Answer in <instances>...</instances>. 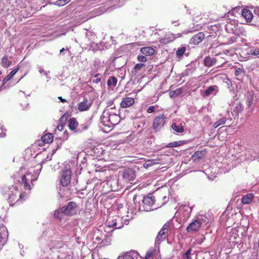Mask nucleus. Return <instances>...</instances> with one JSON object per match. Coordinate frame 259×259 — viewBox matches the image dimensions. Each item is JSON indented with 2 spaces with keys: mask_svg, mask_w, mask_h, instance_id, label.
<instances>
[{
  "mask_svg": "<svg viewBox=\"0 0 259 259\" xmlns=\"http://www.w3.org/2000/svg\"><path fill=\"white\" fill-rule=\"evenodd\" d=\"M139 198H142L141 202H139V211H150L155 209L153 208L154 200L152 197L140 195Z\"/></svg>",
  "mask_w": 259,
  "mask_h": 259,
  "instance_id": "1",
  "label": "nucleus"
},
{
  "mask_svg": "<svg viewBox=\"0 0 259 259\" xmlns=\"http://www.w3.org/2000/svg\"><path fill=\"white\" fill-rule=\"evenodd\" d=\"M206 220V218L202 216L198 218L188 226L186 228L187 232L189 233H193L198 231L203 225L207 224Z\"/></svg>",
  "mask_w": 259,
  "mask_h": 259,
  "instance_id": "2",
  "label": "nucleus"
},
{
  "mask_svg": "<svg viewBox=\"0 0 259 259\" xmlns=\"http://www.w3.org/2000/svg\"><path fill=\"white\" fill-rule=\"evenodd\" d=\"M3 194H6V192L8 191V200L10 205L14 204L17 199V196L18 194V190L17 188L13 187L9 188L8 187H4L1 189Z\"/></svg>",
  "mask_w": 259,
  "mask_h": 259,
  "instance_id": "3",
  "label": "nucleus"
},
{
  "mask_svg": "<svg viewBox=\"0 0 259 259\" xmlns=\"http://www.w3.org/2000/svg\"><path fill=\"white\" fill-rule=\"evenodd\" d=\"M166 122L165 115L163 113L160 114L153 119V128L155 132L159 131L164 125Z\"/></svg>",
  "mask_w": 259,
  "mask_h": 259,
  "instance_id": "4",
  "label": "nucleus"
},
{
  "mask_svg": "<svg viewBox=\"0 0 259 259\" xmlns=\"http://www.w3.org/2000/svg\"><path fill=\"white\" fill-rule=\"evenodd\" d=\"M63 210L65 215L71 216L76 213L77 204L74 202H69L66 205L63 206Z\"/></svg>",
  "mask_w": 259,
  "mask_h": 259,
  "instance_id": "5",
  "label": "nucleus"
},
{
  "mask_svg": "<svg viewBox=\"0 0 259 259\" xmlns=\"http://www.w3.org/2000/svg\"><path fill=\"white\" fill-rule=\"evenodd\" d=\"M37 178L35 176H34L30 172H26L25 175H24L22 177V181L24 184V187L25 189H28L30 190L31 189L30 183H32L34 181L36 180Z\"/></svg>",
  "mask_w": 259,
  "mask_h": 259,
  "instance_id": "6",
  "label": "nucleus"
},
{
  "mask_svg": "<svg viewBox=\"0 0 259 259\" xmlns=\"http://www.w3.org/2000/svg\"><path fill=\"white\" fill-rule=\"evenodd\" d=\"M72 172L70 169H65L62 171L60 184L62 186H67L71 181Z\"/></svg>",
  "mask_w": 259,
  "mask_h": 259,
  "instance_id": "7",
  "label": "nucleus"
},
{
  "mask_svg": "<svg viewBox=\"0 0 259 259\" xmlns=\"http://www.w3.org/2000/svg\"><path fill=\"white\" fill-rule=\"evenodd\" d=\"M219 92V88L215 85H213L208 87L205 90L201 91V95L203 98H207L210 96L215 95Z\"/></svg>",
  "mask_w": 259,
  "mask_h": 259,
  "instance_id": "8",
  "label": "nucleus"
},
{
  "mask_svg": "<svg viewBox=\"0 0 259 259\" xmlns=\"http://www.w3.org/2000/svg\"><path fill=\"white\" fill-rule=\"evenodd\" d=\"M185 123L183 121H177L173 122L171 125V127L175 133L182 134L185 131Z\"/></svg>",
  "mask_w": 259,
  "mask_h": 259,
  "instance_id": "9",
  "label": "nucleus"
},
{
  "mask_svg": "<svg viewBox=\"0 0 259 259\" xmlns=\"http://www.w3.org/2000/svg\"><path fill=\"white\" fill-rule=\"evenodd\" d=\"M118 179L116 176L110 177L106 180V184L113 191H115L118 189Z\"/></svg>",
  "mask_w": 259,
  "mask_h": 259,
  "instance_id": "10",
  "label": "nucleus"
},
{
  "mask_svg": "<svg viewBox=\"0 0 259 259\" xmlns=\"http://www.w3.org/2000/svg\"><path fill=\"white\" fill-rule=\"evenodd\" d=\"M205 35L203 32H199L195 34L190 40L189 43L191 45H198L204 38Z\"/></svg>",
  "mask_w": 259,
  "mask_h": 259,
  "instance_id": "11",
  "label": "nucleus"
},
{
  "mask_svg": "<svg viewBox=\"0 0 259 259\" xmlns=\"http://www.w3.org/2000/svg\"><path fill=\"white\" fill-rule=\"evenodd\" d=\"M123 178L127 182L134 180L136 178L135 170L131 168H127L123 172Z\"/></svg>",
  "mask_w": 259,
  "mask_h": 259,
  "instance_id": "12",
  "label": "nucleus"
},
{
  "mask_svg": "<svg viewBox=\"0 0 259 259\" xmlns=\"http://www.w3.org/2000/svg\"><path fill=\"white\" fill-rule=\"evenodd\" d=\"M6 236H8V232L6 227L2 225V226H0V250L2 248L6 242L4 240V238Z\"/></svg>",
  "mask_w": 259,
  "mask_h": 259,
  "instance_id": "13",
  "label": "nucleus"
},
{
  "mask_svg": "<svg viewBox=\"0 0 259 259\" xmlns=\"http://www.w3.org/2000/svg\"><path fill=\"white\" fill-rule=\"evenodd\" d=\"M92 103L91 101L88 100L87 98H84L83 101L78 104V109L80 111H83L87 110L91 106Z\"/></svg>",
  "mask_w": 259,
  "mask_h": 259,
  "instance_id": "14",
  "label": "nucleus"
},
{
  "mask_svg": "<svg viewBox=\"0 0 259 259\" xmlns=\"http://www.w3.org/2000/svg\"><path fill=\"white\" fill-rule=\"evenodd\" d=\"M243 109L244 106L243 104L240 102H237L232 109V115L235 118V117L238 116L239 114L241 113L243 111Z\"/></svg>",
  "mask_w": 259,
  "mask_h": 259,
  "instance_id": "15",
  "label": "nucleus"
},
{
  "mask_svg": "<svg viewBox=\"0 0 259 259\" xmlns=\"http://www.w3.org/2000/svg\"><path fill=\"white\" fill-rule=\"evenodd\" d=\"M241 14L247 22H251L254 17L252 12L247 8L243 9Z\"/></svg>",
  "mask_w": 259,
  "mask_h": 259,
  "instance_id": "16",
  "label": "nucleus"
},
{
  "mask_svg": "<svg viewBox=\"0 0 259 259\" xmlns=\"http://www.w3.org/2000/svg\"><path fill=\"white\" fill-rule=\"evenodd\" d=\"M233 33L236 36H246V31L244 29V28L241 26H235L234 28H232Z\"/></svg>",
  "mask_w": 259,
  "mask_h": 259,
  "instance_id": "17",
  "label": "nucleus"
},
{
  "mask_svg": "<svg viewBox=\"0 0 259 259\" xmlns=\"http://www.w3.org/2000/svg\"><path fill=\"white\" fill-rule=\"evenodd\" d=\"M135 103V100L133 98L125 97L123 98L120 103L122 108H127L133 105Z\"/></svg>",
  "mask_w": 259,
  "mask_h": 259,
  "instance_id": "18",
  "label": "nucleus"
},
{
  "mask_svg": "<svg viewBox=\"0 0 259 259\" xmlns=\"http://www.w3.org/2000/svg\"><path fill=\"white\" fill-rule=\"evenodd\" d=\"M97 39L96 34L92 31L87 30L85 32V41L89 44L94 42Z\"/></svg>",
  "mask_w": 259,
  "mask_h": 259,
  "instance_id": "19",
  "label": "nucleus"
},
{
  "mask_svg": "<svg viewBox=\"0 0 259 259\" xmlns=\"http://www.w3.org/2000/svg\"><path fill=\"white\" fill-rule=\"evenodd\" d=\"M167 232L161 229L157 235L155 243L159 245L162 241L166 238Z\"/></svg>",
  "mask_w": 259,
  "mask_h": 259,
  "instance_id": "20",
  "label": "nucleus"
},
{
  "mask_svg": "<svg viewBox=\"0 0 259 259\" xmlns=\"http://www.w3.org/2000/svg\"><path fill=\"white\" fill-rule=\"evenodd\" d=\"M176 39V37L174 34L168 33L165 35L160 39L159 41L161 44H168Z\"/></svg>",
  "mask_w": 259,
  "mask_h": 259,
  "instance_id": "21",
  "label": "nucleus"
},
{
  "mask_svg": "<svg viewBox=\"0 0 259 259\" xmlns=\"http://www.w3.org/2000/svg\"><path fill=\"white\" fill-rule=\"evenodd\" d=\"M104 49V45L103 42L99 44L95 43L94 41L90 44L89 50L93 52H97L98 51H102Z\"/></svg>",
  "mask_w": 259,
  "mask_h": 259,
  "instance_id": "22",
  "label": "nucleus"
},
{
  "mask_svg": "<svg viewBox=\"0 0 259 259\" xmlns=\"http://www.w3.org/2000/svg\"><path fill=\"white\" fill-rule=\"evenodd\" d=\"M186 51V46L185 45H181V46L178 48V50L176 51L177 57L179 59H182L184 55L188 56V53H185Z\"/></svg>",
  "mask_w": 259,
  "mask_h": 259,
  "instance_id": "23",
  "label": "nucleus"
},
{
  "mask_svg": "<svg viewBox=\"0 0 259 259\" xmlns=\"http://www.w3.org/2000/svg\"><path fill=\"white\" fill-rule=\"evenodd\" d=\"M217 62V59L209 56L206 57L203 60L205 66L210 67L214 65Z\"/></svg>",
  "mask_w": 259,
  "mask_h": 259,
  "instance_id": "24",
  "label": "nucleus"
},
{
  "mask_svg": "<svg viewBox=\"0 0 259 259\" xmlns=\"http://www.w3.org/2000/svg\"><path fill=\"white\" fill-rule=\"evenodd\" d=\"M239 238L238 234L236 233V230H233L231 232V236L229 238V240L230 243H232L233 245H235L239 243Z\"/></svg>",
  "mask_w": 259,
  "mask_h": 259,
  "instance_id": "25",
  "label": "nucleus"
},
{
  "mask_svg": "<svg viewBox=\"0 0 259 259\" xmlns=\"http://www.w3.org/2000/svg\"><path fill=\"white\" fill-rule=\"evenodd\" d=\"M109 119L108 121L109 122V124L112 126L113 125H116L118 123L119 116L117 114H111L110 113Z\"/></svg>",
  "mask_w": 259,
  "mask_h": 259,
  "instance_id": "26",
  "label": "nucleus"
},
{
  "mask_svg": "<svg viewBox=\"0 0 259 259\" xmlns=\"http://www.w3.org/2000/svg\"><path fill=\"white\" fill-rule=\"evenodd\" d=\"M140 52L146 56H150L155 53V50L150 47H143L141 49Z\"/></svg>",
  "mask_w": 259,
  "mask_h": 259,
  "instance_id": "27",
  "label": "nucleus"
},
{
  "mask_svg": "<svg viewBox=\"0 0 259 259\" xmlns=\"http://www.w3.org/2000/svg\"><path fill=\"white\" fill-rule=\"evenodd\" d=\"M205 154L204 151H197L195 152L192 156V159L194 161H198L203 158Z\"/></svg>",
  "mask_w": 259,
  "mask_h": 259,
  "instance_id": "28",
  "label": "nucleus"
},
{
  "mask_svg": "<svg viewBox=\"0 0 259 259\" xmlns=\"http://www.w3.org/2000/svg\"><path fill=\"white\" fill-rule=\"evenodd\" d=\"M254 198L253 193H248L243 196L242 198V202L243 204H247L250 203Z\"/></svg>",
  "mask_w": 259,
  "mask_h": 259,
  "instance_id": "29",
  "label": "nucleus"
},
{
  "mask_svg": "<svg viewBox=\"0 0 259 259\" xmlns=\"http://www.w3.org/2000/svg\"><path fill=\"white\" fill-rule=\"evenodd\" d=\"M63 207H60L58 209H57L54 213V217L55 218L57 219L58 220H62L63 218V217L65 215V213H64V210H63Z\"/></svg>",
  "mask_w": 259,
  "mask_h": 259,
  "instance_id": "30",
  "label": "nucleus"
},
{
  "mask_svg": "<svg viewBox=\"0 0 259 259\" xmlns=\"http://www.w3.org/2000/svg\"><path fill=\"white\" fill-rule=\"evenodd\" d=\"M246 104L247 106H250L254 101V94L253 92H248L247 93Z\"/></svg>",
  "mask_w": 259,
  "mask_h": 259,
  "instance_id": "31",
  "label": "nucleus"
},
{
  "mask_svg": "<svg viewBox=\"0 0 259 259\" xmlns=\"http://www.w3.org/2000/svg\"><path fill=\"white\" fill-rule=\"evenodd\" d=\"M19 67H17L15 69H14L8 75L7 77H5L3 80V84L4 85L7 83V82L11 79L14 75L19 70Z\"/></svg>",
  "mask_w": 259,
  "mask_h": 259,
  "instance_id": "32",
  "label": "nucleus"
},
{
  "mask_svg": "<svg viewBox=\"0 0 259 259\" xmlns=\"http://www.w3.org/2000/svg\"><path fill=\"white\" fill-rule=\"evenodd\" d=\"M106 224L109 228L115 227V229H119L121 226H117V219H109L107 220Z\"/></svg>",
  "mask_w": 259,
  "mask_h": 259,
  "instance_id": "33",
  "label": "nucleus"
},
{
  "mask_svg": "<svg viewBox=\"0 0 259 259\" xmlns=\"http://www.w3.org/2000/svg\"><path fill=\"white\" fill-rule=\"evenodd\" d=\"M111 235L110 236H105V237L103 239V240L98 244V245L100 247H104L110 244L111 240L110 238Z\"/></svg>",
  "mask_w": 259,
  "mask_h": 259,
  "instance_id": "34",
  "label": "nucleus"
},
{
  "mask_svg": "<svg viewBox=\"0 0 259 259\" xmlns=\"http://www.w3.org/2000/svg\"><path fill=\"white\" fill-rule=\"evenodd\" d=\"M54 136L52 134H47L41 137L42 141L45 143H50L53 142Z\"/></svg>",
  "mask_w": 259,
  "mask_h": 259,
  "instance_id": "35",
  "label": "nucleus"
},
{
  "mask_svg": "<svg viewBox=\"0 0 259 259\" xmlns=\"http://www.w3.org/2000/svg\"><path fill=\"white\" fill-rule=\"evenodd\" d=\"M78 124L74 118H71L68 120V126L71 131L74 130L78 126Z\"/></svg>",
  "mask_w": 259,
  "mask_h": 259,
  "instance_id": "36",
  "label": "nucleus"
},
{
  "mask_svg": "<svg viewBox=\"0 0 259 259\" xmlns=\"http://www.w3.org/2000/svg\"><path fill=\"white\" fill-rule=\"evenodd\" d=\"M110 113L109 112H106L104 111L103 113V114L101 116L102 122L103 124L105 125H107L108 126H111V125L109 124V122L108 121V119H109Z\"/></svg>",
  "mask_w": 259,
  "mask_h": 259,
  "instance_id": "37",
  "label": "nucleus"
},
{
  "mask_svg": "<svg viewBox=\"0 0 259 259\" xmlns=\"http://www.w3.org/2000/svg\"><path fill=\"white\" fill-rule=\"evenodd\" d=\"M1 64L3 67L8 68L11 66L12 62L8 60L7 55H5L2 59Z\"/></svg>",
  "mask_w": 259,
  "mask_h": 259,
  "instance_id": "38",
  "label": "nucleus"
},
{
  "mask_svg": "<svg viewBox=\"0 0 259 259\" xmlns=\"http://www.w3.org/2000/svg\"><path fill=\"white\" fill-rule=\"evenodd\" d=\"M247 54L252 55H259V48L253 46L250 47L247 49Z\"/></svg>",
  "mask_w": 259,
  "mask_h": 259,
  "instance_id": "39",
  "label": "nucleus"
},
{
  "mask_svg": "<svg viewBox=\"0 0 259 259\" xmlns=\"http://www.w3.org/2000/svg\"><path fill=\"white\" fill-rule=\"evenodd\" d=\"M226 117H224L223 118H221L213 123L212 127L214 128H217L220 125L224 124L226 123Z\"/></svg>",
  "mask_w": 259,
  "mask_h": 259,
  "instance_id": "40",
  "label": "nucleus"
},
{
  "mask_svg": "<svg viewBox=\"0 0 259 259\" xmlns=\"http://www.w3.org/2000/svg\"><path fill=\"white\" fill-rule=\"evenodd\" d=\"M117 82V79L116 77L114 76H111L109 77L107 81V85L109 87H114L116 86Z\"/></svg>",
  "mask_w": 259,
  "mask_h": 259,
  "instance_id": "41",
  "label": "nucleus"
},
{
  "mask_svg": "<svg viewBox=\"0 0 259 259\" xmlns=\"http://www.w3.org/2000/svg\"><path fill=\"white\" fill-rule=\"evenodd\" d=\"M145 64L143 63H138L137 64L133 69V72L135 73V74L139 73L140 71L142 68L145 67Z\"/></svg>",
  "mask_w": 259,
  "mask_h": 259,
  "instance_id": "42",
  "label": "nucleus"
},
{
  "mask_svg": "<svg viewBox=\"0 0 259 259\" xmlns=\"http://www.w3.org/2000/svg\"><path fill=\"white\" fill-rule=\"evenodd\" d=\"M192 249L189 248L183 255V259H192L193 254L191 253Z\"/></svg>",
  "mask_w": 259,
  "mask_h": 259,
  "instance_id": "43",
  "label": "nucleus"
},
{
  "mask_svg": "<svg viewBox=\"0 0 259 259\" xmlns=\"http://www.w3.org/2000/svg\"><path fill=\"white\" fill-rule=\"evenodd\" d=\"M182 209H184L186 211V213L185 215L186 216L189 217L192 208L188 205H185L180 208V211H181Z\"/></svg>",
  "mask_w": 259,
  "mask_h": 259,
  "instance_id": "44",
  "label": "nucleus"
},
{
  "mask_svg": "<svg viewBox=\"0 0 259 259\" xmlns=\"http://www.w3.org/2000/svg\"><path fill=\"white\" fill-rule=\"evenodd\" d=\"M240 9V7H236L233 8L231 11H230L228 13L227 17H229V15H231L233 16H235L237 13H238L239 10Z\"/></svg>",
  "mask_w": 259,
  "mask_h": 259,
  "instance_id": "45",
  "label": "nucleus"
},
{
  "mask_svg": "<svg viewBox=\"0 0 259 259\" xmlns=\"http://www.w3.org/2000/svg\"><path fill=\"white\" fill-rule=\"evenodd\" d=\"M155 253V249H150L147 252L145 258V259H148L150 257H153L154 256Z\"/></svg>",
  "mask_w": 259,
  "mask_h": 259,
  "instance_id": "46",
  "label": "nucleus"
},
{
  "mask_svg": "<svg viewBox=\"0 0 259 259\" xmlns=\"http://www.w3.org/2000/svg\"><path fill=\"white\" fill-rule=\"evenodd\" d=\"M70 0H58L54 4L58 6H63L68 4Z\"/></svg>",
  "mask_w": 259,
  "mask_h": 259,
  "instance_id": "47",
  "label": "nucleus"
},
{
  "mask_svg": "<svg viewBox=\"0 0 259 259\" xmlns=\"http://www.w3.org/2000/svg\"><path fill=\"white\" fill-rule=\"evenodd\" d=\"M252 21L253 23L251 24V25L259 27V15L256 16H254Z\"/></svg>",
  "mask_w": 259,
  "mask_h": 259,
  "instance_id": "48",
  "label": "nucleus"
},
{
  "mask_svg": "<svg viewBox=\"0 0 259 259\" xmlns=\"http://www.w3.org/2000/svg\"><path fill=\"white\" fill-rule=\"evenodd\" d=\"M244 73V70L242 67L236 68L235 70V75L236 76H239V75L241 74L242 73Z\"/></svg>",
  "mask_w": 259,
  "mask_h": 259,
  "instance_id": "49",
  "label": "nucleus"
},
{
  "mask_svg": "<svg viewBox=\"0 0 259 259\" xmlns=\"http://www.w3.org/2000/svg\"><path fill=\"white\" fill-rule=\"evenodd\" d=\"M139 196L140 195L137 196V195H135L133 198V202H134L136 207H137L138 206L137 205L139 206V202H140V199L142 200V198H139Z\"/></svg>",
  "mask_w": 259,
  "mask_h": 259,
  "instance_id": "50",
  "label": "nucleus"
},
{
  "mask_svg": "<svg viewBox=\"0 0 259 259\" xmlns=\"http://www.w3.org/2000/svg\"><path fill=\"white\" fill-rule=\"evenodd\" d=\"M170 221H167L166 223H165L162 228V230H163V231H165L166 232H168V229L169 228V227H170Z\"/></svg>",
  "mask_w": 259,
  "mask_h": 259,
  "instance_id": "51",
  "label": "nucleus"
},
{
  "mask_svg": "<svg viewBox=\"0 0 259 259\" xmlns=\"http://www.w3.org/2000/svg\"><path fill=\"white\" fill-rule=\"evenodd\" d=\"M137 60L143 63L146 62L147 61V57L143 55H138L137 57Z\"/></svg>",
  "mask_w": 259,
  "mask_h": 259,
  "instance_id": "52",
  "label": "nucleus"
},
{
  "mask_svg": "<svg viewBox=\"0 0 259 259\" xmlns=\"http://www.w3.org/2000/svg\"><path fill=\"white\" fill-rule=\"evenodd\" d=\"M155 109L156 108L155 106L151 105L148 108V109H147V112L148 113H153L154 112H155Z\"/></svg>",
  "mask_w": 259,
  "mask_h": 259,
  "instance_id": "53",
  "label": "nucleus"
},
{
  "mask_svg": "<svg viewBox=\"0 0 259 259\" xmlns=\"http://www.w3.org/2000/svg\"><path fill=\"white\" fill-rule=\"evenodd\" d=\"M237 37L235 36H233V37H231L229 38L228 40V42L229 44H232V43H233V42H235L237 40Z\"/></svg>",
  "mask_w": 259,
  "mask_h": 259,
  "instance_id": "54",
  "label": "nucleus"
},
{
  "mask_svg": "<svg viewBox=\"0 0 259 259\" xmlns=\"http://www.w3.org/2000/svg\"><path fill=\"white\" fill-rule=\"evenodd\" d=\"M0 129L2 130V132L0 133V138H4L6 136V130L3 129L2 127H1Z\"/></svg>",
  "mask_w": 259,
  "mask_h": 259,
  "instance_id": "55",
  "label": "nucleus"
},
{
  "mask_svg": "<svg viewBox=\"0 0 259 259\" xmlns=\"http://www.w3.org/2000/svg\"><path fill=\"white\" fill-rule=\"evenodd\" d=\"M177 142H171V143H168L167 145H166V147H177Z\"/></svg>",
  "mask_w": 259,
  "mask_h": 259,
  "instance_id": "56",
  "label": "nucleus"
},
{
  "mask_svg": "<svg viewBox=\"0 0 259 259\" xmlns=\"http://www.w3.org/2000/svg\"><path fill=\"white\" fill-rule=\"evenodd\" d=\"M122 259H134L131 255L127 253L122 256Z\"/></svg>",
  "mask_w": 259,
  "mask_h": 259,
  "instance_id": "57",
  "label": "nucleus"
},
{
  "mask_svg": "<svg viewBox=\"0 0 259 259\" xmlns=\"http://www.w3.org/2000/svg\"><path fill=\"white\" fill-rule=\"evenodd\" d=\"M57 129L60 131H62L64 129V125L62 124H59L57 126Z\"/></svg>",
  "mask_w": 259,
  "mask_h": 259,
  "instance_id": "58",
  "label": "nucleus"
},
{
  "mask_svg": "<svg viewBox=\"0 0 259 259\" xmlns=\"http://www.w3.org/2000/svg\"><path fill=\"white\" fill-rule=\"evenodd\" d=\"M38 71L40 74H41L42 73H45V72H46V71L40 66H39L38 67Z\"/></svg>",
  "mask_w": 259,
  "mask_h": 259,
  "instance_id": "59",
  "label": "nucleus"
},
{
  "mask_svg": "<svg viewBox=\"0 0 259 259\" xmlns=\"http://www.w3.org/2000/svg\"><path fill=\"white\" fill-rule=\"evenodd\" d=\"M101 81L100 78H97L96 79L93 80V82L98 83Z\"/></svg>",
  "mask_w": 259,
  "mask_h": 259,
  "instance_id": "60",
  "label": "nucleus"
},
{
  "mask_svg": "<svg viewBox=\"0 0 259 259\" xmlns=\"http://www.w3.org/2000/svg\"><path fill=\"white\" fill-rule=\"evenodd\" d=\"M177 147H178V146L182 145L184 143V142L182 141H177Z\"/></svg>",
  "mask_w": 259,
  "mask_h": 259,
  "instance_id": "61",
  "label": "nucleus"
},
{
  "mask_svg": "<svg viewBox=\"0 0 259 259\" xmlns=\"http://www.w3.org/2000/svg\"><path fill=\"white\" fill-rule=\"evenodd\" d=\"M254 12L255 14H256L257 16L259 15V8H256L254 9Z\"/></svg>",
  "mask_w": 259,
  "mask_h": 259,
  "instance_id": "62",
  "label": "nucleus"
},
{
  "mask_svg": "<svg viewBox=\"0 0 259 259\" xmlns=\"http://www.w3.org/2000/svg\"><path fill=\"white\" fill-rule=\"evenodd\" d=\"M58 98L63 103H64V102H66V100L65 99H63L61 97H58Z\"/></svg>",
  "mask_w": 259,
  "mask_h": 259,
  "instance_id": "63",
  "label": "nucleus"
},
{
  "mask_svg": "<svg viewBox=\"0 0 259 259\" xmlns=\"http://www.w3.org/2000/svg\"><path fill=\"white\" fill-rule=\"evenodd\" d=\"M102 236H97L96 237V240H97V241H100L102 239Z\"/></svg>",
  "mask_w": 259,
  "mask_h": 259,
  "instance_id": "64",
  "label": "nucleus"
}]
</instances>
